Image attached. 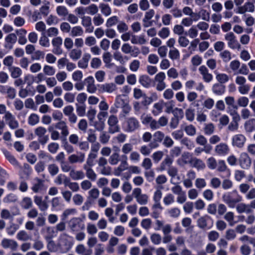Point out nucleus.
<instances>
[{
	"instance_id": "09e8293b",
	"label": "nucleus",
	"mask_w": 255,
	"mask_h": 255,
	"mask_svg": "<svg viewBox=\"0 0 255 255\" xmlns=\"http://www.w3.org/2000/svg\"><path fill=\"white\" fill-rule=\"evenodd\" d=\"M82 55V50L78 48L72 49L69 53V57L73 60H77L80 59Z\"/></svg>"
},
{
	"instance_id": "864d4df0",
	"label": "nucleus",
	"mask_w": 255,
	"mask_h": 255,
	"mask_svg": "<svg viewBox=\"0 0 255 255\" xmlns=\"http://www.w3.org/2000/svg\"><path fill=\"white\" fill-rule=\"evenodd\" d=\"M20 204L22 208L28 209L32 207V201L30 198L25 197L22 199Z\"/></svg>"
},
{
	"instance_id": "393cba45",
	"label": "nucleus",
	"mask_w": 255,
	"mask_h": 255,
	"mask_svg": "<svg viewBox=\"0 0 255 255\" xmlns=\"http://www.w3.org/2000/svg\"><path fill=\"white\" fill-rule=\"evenodd\" d=\"M122 157L125 158V160H122L119 166L115 170V174L117 176L120 175L123 171L128 169L127 156L126 155H123Z\"/></svg>"
},
{
	"instance_id": "6ab92c4d",
	"label": "nucleus",
	"mask_w": 255,
	"mask_h": 255,
	"mask_svg": "<svg viewBox=\"0 0 255 255\" xmlns=\"http://www.w3.org/2000/svg\"><path fill=\"white\" fill-rule=\"evenodd\" d=\"M34 202L38 207L40 211L42 212L45 211L48 209L49 205L48 203L43 200L42 196H35L34 197Z\"/></svg>"
},
{
	"instance_id": "37998d69",
	"label": "nucleus",
	"mask_w": 255,
	"mask_h": 255,
	"mask_svg": "<svg viewBox=\"0 0 255 255\" xmlns=\"http://www.w3.org/2000/svg\"><path fill=\"white\" fill-rule=\"evenodd\" d=\"M83 169L85 171L86 176L89 180L93 181L96 180L97 174L92 168H85Z\"/></svg>"
},
{
	"instance_id": "603ef678",
	"label": "nucleus",
	"mask_w": 255,
	"mask_h": 255,
	"mask_svg": "<svg viewBox=\"0 0 255 255\" xmlns=\"http://www.w3.org/2000/svg\"><path fill=\"white\" fill-rule=\"evenodd\" d=\"M56 13L60 17H66L68 14V10L67 7L63 5H59L56 7Z\"/></svg>"
},
{
	"instance_id": "6e6552de",
	"label": "nucleus",
	"mask_w": 255,
	"mask_h": 255,
	"mask_svg": "<svg viewBox=\"0 0 255 255\" xmlns=\"http://www.w3.org/2000/svg\"><path fill=\"white\" fill-rule=\"evenodd\" d=\"M239 163L243 169L249 168L252 163V159L246 152H242L238 159Z\"/></svg>"
},
{
	"instance_id": "49530a36",
	"label": "nucleus",
	"mask_w": 255,
	"mask_h": 255,
	"mask_svg": "<svg viewBox=\"0 0 255 255\" xmlns=\"http://www.w3.org/2000/svg\"><path fill=\"white\" fill-rule=\"evenodd\" d=\"M99 7L101 13L106 16H108L112 13V9L108 4L101 3Z\"/></svg>"
},
{
	"instance_id": "13d9d810",
	"label": "nucleus",
	"mask_w": 255,
	"mask_h": 255,
	"mask_svg": "<svg viewBox=\"0 0 255 255\" xmlns=\"http://www.w3.org/2000/svg\"><path fill=\"white\" fill-rule=\"evenodd\" d=\"M215 129V127L212 123H208L205 124L204 128V133L206 135L212 134Z\"/></svg>"
},
{
	"instance_id": "72a5a7b5",
	"label": "nucleus",
	"mask_w": 255,
	"mask_h": 255,
	"mask_svg": "<svg viewBox=\"0 0 255 255\" xmlns=\"http://www.w3.org/2000/svg\"><path fill=\"white\" fill-rule=\"evenodd\" d=\"M210 219V217L207 215L200 217L197 221L198 227L201 229H205L208 228L207 221Z\"/></svg>"
},
{
	"instance_id": "bb28decb",
	"label": "nucleus",
	"mask_w": 255,
	"mask_h": 255,
	"mask_svg": "<svg viewBox=\"0 0 255 255\" xmlns=\"http://www.w3.org/2000/svg\"><path fill=\"white\" fill-rule=\"evenodd\" d=\"M81 24L86 28V31L91 32L94 30V27L92 26L91 18L88 16H84L81 18Z\"/></svg>"
},
{
	"instance_id": "c9c22d12",
	"label": "nucleus",
	"mask_w": 255,
	"mask_h": 255,
	"mask_svg": "<svg viewBox=\"0 0 255 255\" xmlns=\"http://www.w3.org/2000/svg\"><path fill=\"white\" fill-rule=\"evenodd\" d=\"M139 83L144 88H148L151 85V78L146 75H141L139 78Z\"/></svg>"
},
{
	"instance_id": "4be33fe9",
	"label": "nucleus",
	"mask_w": 255,
	"mask_h": 255,
	"mask_svg": "<svg viewBox=\"0 0 255 255\" xmlns=\"http://www.w3.org/2000/svg\"><path fill=\"white\" fill-rule=\"evenodd\" d=\"M117 89V86L113 83H107L100 86V90L103 92L112 93Z\"/></svg>"
},
{
	"instance_id": "20e7f679",
	"label": "nucleus",
	"mask_w": 255,
	"mask_h": 255,
	"mask_svg": "<svg viewBox=\"0 0 255 255\" xmlns=\"http://www.w3.org/2000/svg\"><path fill=\"white\" fill-rule=\"evenodd\" d=\"M225 39L227 41V44L229 48L232 49H240L241 46L236 39V36L232 32H229L225 35Z\"/></svg>"
},
{
	"instance_id": "423d86ee",
	"label": "nucleus",
	"mask_w": 255,
	"mask_h": 255,
	"mask_svg": "<svg viewBox=\"0 0 255 255\" xmlns=\"http://www.w3.org/2000/svg\"><path fill=\"white\" fill-rule=\"evenodd\" d=\"M255 0H248L243 5L237 8L236 13L243 14L247 12H253L255 9Z\"/></svg>"
},
{
	"instance_id": "412c9836",
	"label": "nucleus",
	"mask_w": 255,
	"mask_h": 255,
	"mask_svg": "<svg viewBox=\"0 0 255 255\" xmlns=\"http://www.w3.org/2000/svg\"><path fill=\"white\" fill-rule=\"evenodd\" d=\"M85 82L87 84V92L91 94L95 93L97 91V88L95 84L94 78L91 76H89L85 79Z\"/></svg>"
},
{
	"instance_id": "680f3d73",
	"label": "nucleus",
	"mask_w": 255,
	"mask_h": 255,
	"mask_svg": "<svg viewBox=\"0 0 255 255\" xmlns=\"http://www.w3.org/2000/svg\"><path fill=\"white\" fill-rule=\"evenodd\" d=\"M220 56L225 63L229 62L232 59L231 53L228 50L221 52Z\"/></svg>"
},
{
	"instance_id": "bf43d9fd",
	"label": "nucleus",
	"mask_w": 255,
	"mask_h": 255,
	"mask_svg": "<svg viewBox=\"0 0 255 255\" xmlns=\"http://www.w3.org/2000/svg\"><path fill=\"white\" fill-rule=\"evenodd\" d=\"M133 145L130 143H126L124 144L122 147V152L126 155L130 154L133 151Z\"/></svg>"
},
{
	"instance_id": "8fccbe9b",
	"label": "nucleus",
	"mask_w": 255,
	"mask_h": 255,
	"mask_svg": "<svg viewBox=\"0 0 255 255\" xmlns=\"http://www.w3.org/2000/svg\"><path fill=\"white\" fill-rule=\"evenodd\" d=\"M182 12L185 15L193 17L195 21L197 20L200 17L199 15L196 13H194L192 9L189 6L184 7L182 9Z\"/></svg>"
},
{
	"instance_id": "052dcab7",
	"label": "nucleus",
	"mask_w": 255,
	"mask_h": 255,
	"mask_svg": "<svg viewBox=\"0 0 255 255\" xmlns=\"http://www.w3.org/2000/svg\"><path fill=\"white\" fill-rule=\"evenodd\" d=\"M103 60L107 67H110L112 65V54L110 52L106 51L104 52L102 56Z\"/></svg>"
},
{
	"instance_id": "aec40b11",
	"label": "nucleus",
	"mask_w": 255,
	"mask_h": 255,
	"mask_svg": "<svg viewBox=\"0 0 255 255\" xmlns=\"http://www.w3.org/2000/svg\"><path fill=\"white\" fill-rule=\"evenodd\" d=\"M140 119L143 125L146 126L149 125L150 128L154 130L155 119H153L151 116L143 114L141 116Z\"/></svg>"
},
{
	"instance_id": "4d7b16f0",
	"label": "nucleus",
	"mask_w": 255,
	"mask_h": 255,
	"mask_svg": "<svg viewBox=\"0 0 255 255\" xmlns=\"http://www.w3.org/2000/svg\"><path fill=\"white\" fill-rule=\"evenodd\" d=\"M169 57L172 60H178L180 58V53L178 50L175 48L170 49L169 51Z\"/></svg>"
},
{
	"instance_id": "c756f323",
	"label": "nucleus",
	"mask_w": 255,
	"mask_h": 255,
	"mask_svg": "<svg viewBox=\"0 0 255 255\" xmlns=\"http://www.w3.org/2000/svg\"><path fill=\"white\" fill-rule=\"evenodd\" d=\"M193 157L189 152H184L182 154L181 157L177 160V163L180 166L190 164V159Z\"/></svg>"
},
{
	"instance_id": "c85d7f7f",
	"label": "nucleus",
	"mask_w": 255,
	"mask_h": 255,
	"mask_svg": "<svg viewBox=\"0 0 255 255\" xmlns=\"http://www.w3.org/2000/svg\"><path fill=\"white\" fill-rule=\"evenodd\" d=\"M27 31L23 28L15 30V34L18 37V43L21 45H24L27 42L26 34Z\"/></svg>"
},
{
	"instance_id": "f257e3e1",
	"label": "nucleus",
	"mask_w": 255,
	"mask_h": 255,
	"mask_svg": "<svg viewBox=\"0 0 255 255\" xmlns=\"http://www.w3.org/2000/svg\"><path fill=\"white\" fill-rule=\"evenodd\" d=\"M140 127L138 120L134 117H129L126 120L124 126L125 130L127 132H132Z\"/></svg>"
},
{
	"instance_id": "4468645a",
	"label": "nucleus",
	"mask_w": 255,
	"mask_h": 255,
	"mask_svg": "<svg viewBox=\"0 0 255 255\" xmlns=\"http://www.w3.org/2000/svg\"><path fill=\"white\" fill-rule=\"evenodd\" d=\"M4 119L9 127L12 129H16L19 126L18 121L16 120L14 116L10 112H7L4 115Z\"/></svg>"
},
{
	"instance_id": "5701e85b",
	"label": "nucleus",
	"mask_w": 255,
	"mask_h": 255,
	"mask_svg": "<svg viewBox=\"0 0 255 255\" xmlns=\"http://www.w3.org/2000/svg\"><path fill=\"white\" fill-rule=\"evenodd\" d=\"M35 180L36 181V183L33 184L31 187V190L34 193L41 192L45 189L44 184V181L43 180L38 178H36Z\"/></svg>"
},
{
	"instance_id": "9b49d317",
	"label": "nucleus",
	"mask_w": 255,
	"mask_h": 255,
	"mask_svg": "<svg viewBox=\"0 0 255 255\" xmlns=\"http://www.w3.org/2000/svg\"><path fill=\"white\" fill-rule=\"evenodd\" d=\"M246 136L242 134L235 135L232 138V145L239 148L243 147L246 142Z\"/></svg>"
},
{
	"instance_id": "c03bdc74",
	"label": "nucleus",
	"mask_w": 255,
	"mask_h": 255,
	"mask_svg": "<svg viewBox=\"0 0 255 255\" xmlns=\"http://www.w3.org/2000/svg\"><path fill=\"white\" fill-rule=\"evenodd\" d=\"M237 211L239 213H250L252 212L249 205L241 203L239 204L236 207Z\"/></svg>"
},
{
	"instance_id": "e433bc0d",
	"label": "nucleus",
	"mask_w": 255,
	"mask_h": 255,
	"mask_svg": "<svg viewBox=\"0 0 255 255\" xmlns=\"http://www.w3.org/2000/svg\"><path fill=\"white\" fill-rule=\"evenodd\" d=\"M84 30L80 26H75L71 28L70 35L72 37L81 36L84 34Z\"/></svg>"
},
{
	"instance_id": "1a4fd4ad",
	"label": "nucleus",
	"mask_w": 255,
	"mask_h": 255,
	"mask_svg": "<svg viewBox=\"0 0 255 255\" xmlns=\"http://www.w3.org/2000/svg\"><path fill=\"white\" fill-rule=\"evenodd\" d=\"M46 132V129L43 127H38L34 129V133L38 137L39 142L43 145L48 140V136L45 135Z\"/></svg>"
},
{
	"instance_id": "e2e57ef3",
	"label": "nucleus",
	"mask_w": 255,
	"mask_h": 255,
	"mask_svg": "<svg viewBox=\"0 0 255 255\" xmlns=\"http://www.w3.org/2000/svg\"><path fill=\"white\" fill-rule=\"evenodd\" d=\"M129 159L132 163L138 162L140 159V154L137 151H132L129 155Z\"/></svg>"
},
{
	"instance_id": "a211bd4d",
	"label": "nucleus",
	"mask_w": 255,
	"mask_h": 255,
	"mask_svg": "<svg viewBox=\"0 0 255 255\" xmlns=\"http://www.w3.org/2000/svg\"><path fill=\"white\" fill-rule=\"evenodd\" d=\"M230 151L229 146L225 143H220L215 147V152L218 155H227Z\"/></svg>"
},
{
	"instance_id": "a878e982",
	"label": "nucleus",
	"mask_w": 255,
	"mask_h": 255,
	"mask_svg": "<svg viewBox=\"0 0 255 255\" xmlns=\"http://www.w3.org/2000/svg\"><path fill=\"white\" fill-rule=\"evenodd\" d=\"M190 164L198 170H203L206 167L205 163L201 159L196 157H193L190 159Z\"/></svg>"
},
{
	"instance_id": "2eb2a0df",
	"label": "nucleus",
	"mask_w": 255,
	"mask_h": 255,
	"mask_svg": "<svg viewBox=\"0 0 255 255\" xmlns=\"http://www.w3.org/2000/svg\"><path fill=\"white\" fill-rule=\"evenodd\" d=\"M223 200L229 207H234L236 203L242 201V197L239 195L236 198H234L231 196L230 193H228L223 195Z\"/></svg>"
},
{
	"instance_id": "774afa93",
	"label": "nucleus",
	"mask_w": 255,
	"mask_h": 255,
	"mask_svg": "<svg viewBox=\"0 0 255 255\" xmlns=\"http://www.w3.org/2000/svg\"><path fill=\"white\" fill-rule=\"evenodd\" d=\"M184 130L186 133L191 136H194L196 134V128L192 125H187L185 127Z\"/></svg>"
},
{
	"instance_id": "de8ad7c7",
	"label": "nucleus",
	"mask_w": 255,
	"mask_h": 255,
	"mask_svg": "<svg viewBox=\"0 0 255 255\" xmlns=\"http://www.w3.org/2000/svg\"><path fill=\"white\" fill-rule=\"evenodd\" d=\"M246 131L250 132L255 130V119H251L247 121L244 125Z\"/></svg>"
},
{
	"instance_id": "f03ea898",
	"label": "nucleus",
	"mask_w": 255,
	"mask_h": 255,
	"mask_svg": "<svg viewBox=\"0 0 255 255\" xmlns=\"http://www.w3.org/2000/svg\"><path fill=\"white\" fill-rule=\"evenodd\" d=\"M165 78L166 75L163 72H159L155 75L154 78V83L157 91H162L166 88Z\"/></svg>"
},
{
	"instance_id": "cd10ccee",
	"label": "nucleus",
	"mask_w": 255,
	"mask_h": 255,
	"mask_svg": "<svg viewBox=\"0 0 255 255\" xmlns=\"http://www.w3.org/2000/svg\"><path fill=\"white\" fill-rule=\"evenodd\" d=\"M85 155L83 153H80L79 155L73 154L68 157V161L71 164L76 163H83L85 160Z\"/></svg>"
},
{
	"instance_id": "f8f14e48",
	"label": "nucleus",
	"mask_w": 255,
	"mask_h": 255,
	"mask_svg": "<svg viewBox=\"0 0 255 255\" xmlns=\"http://www.w3.org/2000/svg\"><path fill=\"white\" fill-rule=\"evenodd\" d=\"M59 246L65 252H68L71 248L72 243L69 240V237L66 234L61 236L59 242Z\"/></svg>"
},
{
	"instance_id": "0e129e2a",
	"label": "nucleus",
	"mask_w": 255,
	"mask_h": 255,
	"mask_svg": "<svg viewBox=\"0 0 255 255\" xmlns=\"http://www.w3.org/2000/svg\"><path fill=\"white\" fill-rule=\"evenodd\" d=\"M180 143L185 145L189 150L192 149L194 147V143L187 137H183L180 140Z\"/></svg>"
},
{
	"instance_id": "7c9ffc66",
	"label": "nucleus",
	"mask_w": 255,
	"mask_h": 255,
	"mask_svg": "<svg viewBox=\"0 0 255 255\" xmlns=\"http://www.w3.org/2000/svg\"><path fill=\"white\" fill-rule=\"evenodd\" d=\"M63 183L65 186H67L69 189L74 192H78L80 190L78 183L75 182H71L67 177L64 179Z\"/></svg>"
},
{
	"instance_id": "39448f33",
	"label": "nucleus",
	"mask_w": 255,
	"mask_h": 255,
	"mask_svg": "<svg viewBox=\"0 0 255 255\" xmlns=\"http://www.w3.org/2000/svg\"><path fill=\"white\" fill-rule=\"evenodd\" d=\"M132 194L139 204L145 205L147 204L148 196L145 194H142L140 188H134L132 191Z\"/></svg>"
},
{
	"instance_id": "ea45409f",
	"label": "nucleus",
	"mask_w": 255,
	"mask_h": 255,
	"mask_svg": "<svg viewBox=\"0 0 255 255\" xmlns=\"http://www.w3.org/2000/svg\"><path fill=\"white\" fill-rule=\"evenodd\" d=\"M75 251L77 254L80 255H92V250L91 249H87L82 244L78 245L76 248Z\"/></svg>"
},
{
	"instance_id": "3c124183",
	"label": "nucleus",
	"mask_w": 255,
	"mask_h": 255,
	"mask_svg": "<svg viewBox=\"0 0 255 255\" xmlns=\"http://www.w3.org/2000/svg\"><path fill=\"white\" fill-rule=\"evenodd\" d=\"M17 239L20 241H27L31 239V236L29 235L25 231H19L17 235Z\"/></svg>"
},
{
	"instance_id": "0eeeda50",
	"label": "nucleus",
	"mask_w": 255,
	"mask_h": 255,
	"mask_svg": "<svg viewBox=\"0 0 255 255\" xmlns=\"http://www.w3.org/2000/svg\"><path fill=\"white\" fill-rule=\"evenodd\" d=\"M118 119L115 115H111L108 120V124L109 126V132L114 133L120 131V128L118 125Z\"/></svg>"
},
{
	"instance_id": "a18cd8bd",
	"label": "nucleus",
	"mask_w": 255,
	"mask_h": 255,
	"mask_svg": "<svg viewBox=\"0 0 255 255\" xmlns=\"http://www.w3.org/2000/svg\"><path fill=\"white\" fill-rule=\"evenodd\" d=\"M12 78L17 79L22 74V70L18 67L13 66L8 69Z\"/></svg>"
},
{
	"instance_id": "dca6fc26",
	"label": "nucleus",
	"mask_w": 255,
	"mask_h": 255,
	"mask_svg": "<svg viewBox=\"0 0 255 255\" xmlns=\"http://www.w3.org/2000/svg\"><path fill=\"white\" fill-rule=\"evenodd\" d=\"M121 50L124 53L126 54H130L131 56L134 57L137 56L139 53L138 48L134 47V49H133L132 46L128 43L123 44Z\"/></svg>"
},
{
	"instance_id": "338daca9",
	"label": "nucleus",
	"mask_w": 255,
	"mask_h": 255,
	"mask_svg": "<svg viewBox=\"0 0 255 255\" xmlns=\"http://www.w3.org/2000/svg\"><path fill=\"white\" fill-rule=\"evenodd\" d=\"M119 22V17L117 16H113L107 20L106 25L109 28L117 24H118Z\"/></svg>"
},
{
	"instance_id": "58836bf2",
	"label": "nucleus",
	"mask_w": 255,
	"mask_h": 255,
	"mask_svg": "<svg viewBox=\"0 0 255 255\" xmlns=\"http://www.w3.org/2000/svg\"><path fill=\"white\" fill-rule=\"evenodd\" d=\"M213 92L217 95H222L225 91V87L220 83H216L212 87Z\"/></svg>"
},
{
	"instance_id": "4c0bfd02",
	"label": "nucleus",
	"mask_w": 255,
	"mask_h": 255,
	"mask_svg": "<svg viewBox=\"0 0 255 255\" xmlns=\"http://www.w3.org/2000/svg\"><path fill=\"white\" fill-rule=\"evenodd\" d=\"M168 119L165 116L160 117L158 121L155 120L154 130H156L160 127L166 126L168 124Z\"/></svg>"
},
{
	"instance_id": "f3484780",
	"label": "nucleus",
	"mask_w": 255,
	"mask_h": 255,
	"mask_svg": "<svg viewBox=\"0 0 255 255\" xmlns=\"http://www.w3.org/2000/svg\"><path fill=\"white\" fill-rule=\"evenodd\" d=\"M1 245L4 249H10L12 251H16L18 247L15 241L8 239H3L1 241Z\"/></svg>"
},
{
	"instance_id": "ddd939ff",
	"label": "nucleus",
	"mask_w": 255,
	"mask_h": 255,
	"mask_svg": "<svg viewBox=\"0 0 255 255\" xmlns=\"http://www.w3.org/2000/svg\"><path fill=\"white\" fill-rule=\"evenodd\" d=\"M198 71L205 82L209 83L212 81L213 75L209 72L208 69L205 65L200 66Z\"/></svg>"
},
{
	"instance_id": "2f4dec72",
	"label": "nucleus",
	"mask_w": 255,
	"mask_h": 255,
	"mask_svg": "<svg viewBox=\"0 0 255 255\" xmlns=\"http://www.w3.org/2000/svg\"><path fill=\"white\" fill-rule=\"evenodd\" d=\"M154 203L151 207L152 213L151 216L154 219H157L160 215V211L162 209V207L160 204V201H154Z\"/></svg>"
},
{
	"instance_id": "473e14b6",
	"label": "nucleus",
	"mask_w": 255,
	"mask_h": 255,
	"mask_svg": "<svg viewBox=\"0 0 255 255\" xmlns=\"http://www.w3.org/2000/svg\"><path fill=\"white\" fill-rule=\"evenodd\" d=\"M69 176L74 180H79L84 178L85 174L82 170H76L73 168L69 173Z\"/></svg>"
},
{
	"instance_id": "f704fd0d",
	"label": "nucleus",
	"mask_w": 255,
	"mask_h": 255,
	"mask_svg": "<svg viewBox=\"0 0 255 255\" xmlns=\"http://www.w3.org/2000/svg\"><path fill=\"white\" fill-rule=\"evenodd\" d=\"M91 58V55L89 53H85L82 58L79 61L78 66L79 68L86 69L88 66L89 61Z\"/></svg>"
},
{
	"instance_id": "79ce46f5",
	"label": "nucleus",
	"mask_w": 255,
	"mask_h": 255,
	"mask_svg": "<svg viewBox=\"0 0 255 255\" xmlns=\"http://www.w3.org/2000/svg\"><path fill=\"white\" fill-rule=\"evenodd\" d=\"M216 75V79L219 82L218 83L225 84L229 80V76L225 73H220L217 71L214 72Z\"/></svg>"
},
{
	"instance_id": "5fc2aeb1",
	"label": "nucleus",
	"mask_w": 255,
	"mask_h": 255,
	"mask_svg": "<svg viewBox=\"0 0 255 255\" xmlns=\"http://www.w3.org/2000/svg\"><path fill=\"white\" fill-rule=\"evenodd\" d=\"M39 122V117L36 114H31L28 118V123L30 126H35Z\"/></svg>"
},
{
	"instance_id": "9d476101",
	"label": "nucleus",
	"mask_w": 255,
	"mask_h": 255,
	"mask_svg": "<svg viewBox=\"0 0 255 255\" xmlns=\"http://www.w3.org/2000/svg\"><path fill=\"white\" fill-rule=\"evenodd\" d=\"M55 127L57 129L61 130L60 134L62 140H66V137L69 134V128L66 122L60 121L56 124Z\"/></svg>"
},
{
	"instance_id": "b1692460",
	"label": "nucleus",
	"mask_w": 255,
	"mask_h": 255,
	"mask_svg": "<svg viewBox=\"0 0 255 255\" xmlns=\"http://www.w3.org/2000/svg\"><path fill=\"white\" fill-rule=\"evenodd\" d=\"M17 37L14 33L8 34L5 38V47L9 49L12 48L13 45L16 42Z\"/></svg>"
},
{
	"instance_id": "a19ab883",
	"label": "nucleus",
	"mask_w": 255,
	"mask_h": 255,
	"mask_svg": "<svg viewBox=\"0 0 255 255\" xmlns=\"http://www.w3.org/2000/svg\"><path fill=\"white\" fill-rule=\"evenodd\" d=\"M100 196V191L97 188H93L88 192V200L89 201H94L98 199Z\"/></svg>"
},
{
	"instance_id": "6e6d98bb",
	"label": "nucleus",
	"mask_w": 255,
	"mask_h": 255,
	"mask_svg": "<svg viewBox=\"0 0 255 255\" xmlns=\"http://www.w3.org/2000/svg\"><path fill=\"white\" fill-rule=\"evenodd\" d=\"M120 161V154L118 152L113 153L110 156L109 162L112 165H116Z\"/></svg>"
},
{
	"instance_id": "7ed1b4c3",
	"label": "nucleus",
	"mask_w": 255,
	"mask_h": 255,
	"mask_svg": "<svg viewBox=\"0 0 255 255\" xmlns=\"http://www.w3.org/2000/svg\"><path fill=\"white\" fill-rule=\"evenodd\" d=\"M98 167L100 168V173L103 175H110L112 173V168L107 166L108 160L103 157H100L97 160Z\"/></svg>"
},
{
	"instance_id": "69168bd1",
	"label": "nucleus",
	"mask_w": 255,
	"mask_h": 255,
	"mask_svg": "<svg viewBox=\"0 0 255 255\" xmlns=\"http://www.w3.org/2000/svg\"><path fill=\"white\" fill-rule=\"evenodd\" d=\"M43 71L45 75L49 76H52L55 73V68L48 65H45L43 66Z\"/></svg>"
}]
</instances>
